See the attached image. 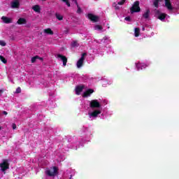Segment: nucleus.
Returning a JSON list of instances; mask_svg holds the SVG:
<instances>
[{
	"instance_id": "nucleus-17",
	"label": "nucleus",
	"mask_w": 179,
	"mask_h": 179,
	"mask_svg": "<svg viewBox=\"0 0 179 179\" xmlns=\"http://www.w3.org/2000/svg\"><path fill=\"white\" fill-rule=\"evenodd\" d=\"M43 33L45 34H49L50 36H52V34H54V31H52L50 28L44 29Z\"/></svg>"
},
{
	"instance_id": "nucleus-14",
	"label": "nucleus",
	"mask_w": 179,
	"mask_h": 179,
	"mask_svg": "<svg viewBox=\"0 0 179 179\" xmlns=\"http://www.w3.org/2000/svg\"><path fill=\"white\" fill-rule=\"evenodd\" d=\"M165 7L168 9V10H173L174 8L171 5V1L170 0H165Z\"/></svg>"
},
{
	"instance_id": "nucleus-21",
	"label": "nucleus",
	"mask_w": 179,
	"mask_h": 179,
	"mask_svg": "<svg viewBox=\"0 0 179 179\" xmlns=\"http://www.w3.org/2000/svg\"><path fill=\"white\" fill-rule=\"evenodd\" d=\"M55 17L57 19V20H64V15H61L59 13H56L55 14Z\"/></svg>"
},
{
	"instance_id": "nucleus-23",
	"label": "nucleus",
	"mask_w": 179,
	"mask_h": 179,
	"mask_svg": "<svg viewBox=\"0 0 179 179\" xmlns=\"http://www.w3.org/2000/svg\"><path fill=\"white\" fill-rule=\"evenodd\" d=\"M37 59H41V61H42L43 58H40V57H38V56H36V57L31 58V62L34 63V62H36V60H37Z\"/></svg>"
},
{
	"instance_id": "nucleus-29",
	"label": "nucleus",
	"mask_w": 179,
	"mask_h": 179,
	"mask_svg": "<svg viewBox=\"0 0 179 179\" xmlns=\"http://www.w3.org/2000/svg\"><path fill=\"white\" fill-rule=\"evenodd\" d=\"M0 45H1V47H5V45H6V42H5V41H0Z\"/></svg>"
},
{
	"instance_id": "nucleus-31",
	"label": "nucleus",
	"mask_w": 179,
	"mask_h": 179,
	"mask_svg": "<svg viewBox=\"0 0 179 179\" xmlns=\"http://www.w3.org/2000/svg\"><path fill=\"white\" fill-rule=\"evenodd\" d=\"M124 20H127V22H131V17H126Z\"/></svg>"
},
{
	"instance_id": "nucleus-19",
	"label": "nucleus",
	"mask_w": 179,
	"mask_h": 179,
	"mask_svg": "<svg viewBox=\"0 0 179 179\" xmlns=\"http://www.w3.org/2000/svg\"><path fill=\"white\" fill-rule=\"evenodd\" d=\"M94 29L96 30L97 31H103V27L100 24H96L94 27Z\"/></svg>"
},
{
	"instance_id": "nucleus-30",
	"label": "nucleus",
	"mask_w": 179,
	"mask_h": 179,
	"mask_svg": "<svg viewBox=\"0 0 179 179\" xmlns=\"http://www.w3.org/2000/svg\"><path fill=\"white\" fill-rule=\"evenodd\" d=\"M125 3V0H119L117 4L118 5H124Z\"/></svg>"
},
{
	"instance_id": "nucleus-39",
	"label": "nucleus",
	"mask_w": 179,
	"mask_h": 179,
	"mask_svg": "<svg viewBox=\"0 0 179 179\" xmlns=\"http://www.w3.org/2000/svg\"><path fill=\"white\" fill-rule=\"evenodd\" d=\"M70 179H71V178H70Z\"/></svg>"
},
{
	"instance_id": "nucleus-4",
	"label": "nucleus",
	"mask_w": 179,
	"mask_h": 179,
	"mask_svg": "<svg viewBox=\"0 0 179 179\" xmlns=\"http://www.w3.org/2000/svg\"><path fill=\"white\" fill-rule=\"evenodd\" d=\"M131 13L141 12V7H139V1H135L130 8Z\"/></svg>"
},
{
	"instance_id": "nucleus-6",
	"label": "nucleus",
	"mask_w": 179,
	"mask_h": 179,
	"mask_svg": "<svg viewBox=\"0 0 179 179\" xmlns=\"http://www.w3.org/2000/svg\"><path fill=\"white\" fill-rule=\"evenodd\" d=\"M0 168L1 171H3V173L4 171H6V170L9 169V162H8V160H3V162L0 164Z\"/></svg>"
},
{
	"instance_id": "nucleus-15",
	"label": "nucleus",
	"mask_w": 179,
	"mask_h": 179,
	"mask_svg": "<svg viewBox=\"0 0 179 179\" xmlns=\"http://www.w3.org/2000/svg\"><path fill=\"white\" fill-rule=\"evenodd\" d=\"M143 19L149 20L150 17V10L146 9L143 14Z\"/></svg>"
},
{
	"instance_id": "nucleus-35",
	"label": "nucleus",
	"mask_w": 179,
	"mask_h": 179,
	"mask_svg": "<svg viewBox=\"0 0 179 179\" xmlns=\"http://www.w3.org/2000/svg\"><path fill=\"white\" fill-rule=\"evenodd\" d=\"M2 93H3V90H0V96H2Z\"/></svg>"
},
{
	"instance_id": "nucleus-28",
	"label": "nucleus",
	"mask_w": 179,
	"mask_h": 179,
	"mask_svg": "<svg viewBox=\"0 0 179 179\" xmlns=\"http://www.w3.org/2000/svg\"><path fill=\"white\" fill-rule=\"evenodd\" d=\"M107 40H108V37L105 36L102 38V40L101 41V43H107Z\"/></svg>"
},
{
	"instance_id": "nucleus-2",
	"label": "nucleus",
	"mask_w": 179,
	"mask_h": 179,
	"mask_svg": "<svg viewBox=\"0 0 179 179\" xmlns=\"http://www.w3.org/2000/svg\"><path fill=\"white\" fill-rule=\"evenodd\" d=\"M150 65L149 62H136L135 63L136 69L137 71H142L143 69H146L148 66Z\"/></svg>"
},
{
	"instance_id": "nucleus-26",
	"label": "nucleus",
	"mask_w": 179,
	"mask_h": 179,
	"mask_svg": "<svg viewBox=\"0 0 179 179\" xmlns=\"http://www.w3.org/2000/svg\"><path fill=\"white\" fill-rule=\"evenodd\" d=\"M0 61H1L3 64H6L7 62L6 59H5L2 55H0Z\"/></svg>"
},
{
	"instance_id": "nucleus-22",
	"label": "nucleus",
	"mask_w": 179,
	"mask_h": 179,
	"mask_svg": "<svg viewBox=\"0 0 179 179\" xmlns=\"http://www.w3.org/2000/svg\"><path fill=\"white\" fill-rule=\"evenodd\" d=\"M162 2V0H154L153 3L155 8L159 7V3Z\"/></svg>"
},
{
	"instance_id": "nucleus-1",
	"label": "nucleus",
	"mask_w": 179,
	"mask_h": 179,
	"mask_svg": "<svg viewBox=\"0 0 179 179\" xmlns=\"http://www.w3.org/2000/svg\"><path fill=\"white\" fill-rule=\"evenodd\" d=\"M89 106L91 109L88 110V118L93 121L101 114V102L99 99H92L89 101Z\"/></svg>"
},
{
	"instance_id": "nucleus-5",
	"label": "nucleus",
	"mask_w": 179,
	"mask_h": 179,
	"mask_svg": "<svg viewBox=\"0 0 179 179\" xmlns=\"http://www.w3.org/2000/svg\"><path fill=\"white\" fill-rule=\"evenodd\" d=\"M46 174H48V176H50L51 177L57 176V174H58V168L53 166L52 168L48 169L46 171Z\"/></svg>"
},
{
	"instance_id": "nucleus-8",
	"label": "nucleus",
	"mask_w": 179,
	"mask_h": 179,
	"mask_svg": "<svg viewBox=\"0 0 179 179\" xmlns=\"http://www.w3.org/2000/svg\"><path fill=\"white\" fill-rule=\"evenodd\" d=\"M57 58L59 61H62L64 66H66V62H68V59L66 58V57L61 54H58L57 55Z\"/></svg>"
},
{
	"instance_id": "nucleus-13",
	"label": "nucleus",
	"mask_w": 179,
	"mask_h": 179,
	"mask_svg": "<svg viewBox=\"0 0 179 179\" xmlns=\"http://www.w3.org/2000/svg\"><path fill=\"white\" fill-rule=\"evenodd\" d=\"M1 20L3 23H6V24H9V23H12L13 20L10 17H6V16H2Z\"/></svg>"
},
{
	"instance_id": "nucleus-33",
	"label": "nucleus",
	"mask_w": 179,
	"mask_h": 179,
	"mask_svg": "<svg viewBox=\"0 0 179 179\" xmlns=\"http://www.w3.org/2000/svg\"><path fill=\"white\" fill-rule=\"evenodd\" d=\"M22 91V90H20V87L17 88L15 93H20V92Z\"/></svg>"
},
{
	"instance_id": "nucleus-36",
	"label": "nucleus",
	"mask_w": 179,
	"mask_h": 179,
	"mask_svg": "<svg viewBox=\"0 0 179 179\" xmlns=\"http://www.w3.org/2000/svg\"><path fill=\"white\" fill-rule=\"evenodd\" d=\"M3 114L4 115H8V112H6V111H3Z\"/></svg>"
},
{
	"instance_id": "nucleus-38",
	"label": "nucleus",
	"mask_w": 179,
	"mask_h": 179,
	"mask_svg": "<svg viewBox=\"0 0 179 179\" xmlns=\"http://www.w3.org/2000/svg\"><path fill=\"white\" fill-rule=\"evenodd\" d=\"M42 1H46V0H42Z\"/></svg>"
},
{
	"instance_id": "nucleus-11",
	"label": "nucleus",
	"mask_w": 179,
	"mask_h": 179,
	"mask_svg": "<svg viewBox=\"0 0 179 179\" xmlns=\"http://www.w3.org/2000/svg\"><path fill=\"white\" fill-rule=\"evenodd\" d=\"M93 93H94V90L88 89L85 92H83V97H86V98L90 97V96H92V94H93Z\"/></svg>"
},
{
	"instance_id": "nucleus-3",
	"label": "nucleus",
	"mask_w": 179,
	"mask_h": 179,
	"mask_svg": "<svg viewBox=\"0 0 179 179\" xmlns=\"http://www.w3.org/2000/svg\"><path fill=\"white\" fill-rule=\"evenodd\" d=\"M155 16H156V17H157V19L161 20V22H166V19H167V17H169V15H167V14H166L164 13H162L159 10H157L155 11Z\"/></svg>"
},
{
	"instance_id": "nucleus-10",
	"label": "nucleus",
	"mask_w": 179,
	"mask_h": 179,
	"mask_svg": "<svg viewBox=\"0 0 179 179\" xmlns=\"http://www.w3.org/2000/svg\"><path fill=\"white\" fill-rule=\"evenodd\" d=\"M31 9L32 10H34V12H35V13H37L38 15H40V13H41V6L38 4H35L32 6Z\"/></svg>"
},
{
	"instance_id": "nucleus-18",
	"label": "nucleus",
	"mask_w": 179,
	"mask_h": 179,
	"mask_svg": "<svg viewBox=\"0 0 179 179\" xmlns=\"http://www.w3.org/2000/svg\"><path fill=\"white\" fill-rule=\"evenodd\" d=\"M17 24H26L27 21L26 19L21 17L17 20Z\"/></svg>"
},
{
	"instance_id": "nucleus-37",
	"label": "nucleus",
	"mask_w": 179,
	"mask_h": 179,
	"mask_svg": "<svg viewBox=\"0 0 179 179\" xmlns=\"http://www.w3.org/2000/svg\"><path fill=\"white\" fill-rule=\"evenodd\" d=\"M1 129H2V127L0 126V131H1Z\"/></svg>"
},
{
	"instance_id": "nucleus-7",
	"label": "nucleus",
	"mask_w": 179,
	"mask_h": 179,
	"mask_svg": "<svg viewBox=\"0 0 179 179\" xmlns=\"http://www.w3.org/2000/svg\"><path fill=\"white\" fill-rule=\"evenodd\" d=\"M85 57H86V53H83L81 56V57L79 59V60L76 63V66L79 69L83 66V62L85 61Z\"/></svg>"
},
{
	"instance_id": "nucleus-25",
	"label": "nucleus",
	"mask_w": 179,
	"mask_h": 179,
	"mask_svg": "<svg viewBox=\"0 0 179 179\" xmlns=\"http://www.w3.org/2000/svg\"><path fill=\"white\" fill-rule=\"evenodd\" d=\"M76 3L77 5V13H82V8H80V6H79V5H78L77 2H76Z\"/></svg>"
},
{
	"instance_id": "nucleus-12",
	"label": "nucleus",
	"mask_w": 179,
	"mask_h": 179,
	"mask_svg": "<svg viewBox=\"0 0 179 179\" xmlns=\"http://www.w3.org/2000/svg\"><path fill=\"white\" fill-rule=\"evenodd\" d=\"M20 6V3L19 2V0H13L11 2V8L13 9H18V8Z\"/></svg>"
},
{
	"instance_id": "nucleus-20",
	"label": "nucleus",
	"mask_w": 179,
	"mask_h": 179,
	"mask_svg": "<svg viewBox=\"0 0 179 179\" xmlns=\"http://www.w3.org/2000/svg\"><path fill=\"white\" fill-rule=\"evenodd\" d=\"M140 34H141V29L139 28H135L134 29V36H135V37H139Z\"/></svg>"
},
{
	"instance_id": "nucleus-24",
	"label": "nucleus",
	"mask_w": 179,
	"mask_h": 179,
	"mask_svg": "<svg viewBox=\"0 0 179 179\" xmlns=\"http://www.w3.org/2000/svg\"><path fill=\"white\" fill-rule=\"evenodd\" d=\"M62 2H64L68 8H71V3L69 2V0H62Z\"/></svg>"
},
{
	"instance_id": "nucleus-9",
	"label": "nucleus",
	"mask_w": 179,
	"mask_h": 179,
	"mask_svg": "<svg viewBox=\"0 0 179 179\" xmlns=\"http://www.w3.org/2000/svg\"><path fill=\"white\" fill-rule=\"evenodd\" d=\"M87 17H88V19H90V20H91L92 22H94V23H96V22H99V20H100V17H99V16L95 15L92 13H89L87 15Z\"/></svg>"
},
{
	"instance_id": "nucleus-27",
	"label": "nucleus",
	"mask_w": 179,
	"mask_h": 179,
	"mask_svg": "<svg viewBox=\"0 0 179 179\" xmlns=\"http://www.w3.org/2000/svg\"><path fill=\"white\" fill-rule=\"evenodd\" d=\"M103 86H107V85H111V82L108 83L107 80H103L102 81Z\"/></svg>"
},
{
	"instance_id": "nucleus-32",
	"label": "nucleus",
	"mask_w": 179,
	"mask_h": 179,
	"mask_svg": "<svg viewBox=\"0 0 179 179\" xmlns=\"http://www.w3.org/2000/svg\"><path fill=\"white\" fill-rule=\"evenodd\" d=\"M72 45L73 47H76V45H78V42L76 41L73 42Z\"/></svg>"
},
{
	"instance_id": "nucleus-16",
	"label": "nucleus",
	"mask_w": 179,
	"mask_h": 179,
	"mask_svg": "<svg viewBox=\"0 0 179 179\" xmlns=\"http://www.w3.org/2000/svg\"><path fill=\"white\" fill-rule=\"evenodd\" d=\"M85 86L80 85L76 87V94H80L82 93Z\"/></svg>"
},
{
	"instance_id": "nucleus-34",
	"label": "nucleus",
	"mask_w": 179,
	"mask_h": 179,
	"mask_svg": "<svg viewBox=\"0 0 179 179\" xmlns=\"http://www.w3.org/2000/svg\"><path fill=\"white\" fill-rule=\"evenodd\" d=\"M12 128H13V129H16V124H13Z\"/></svg>"
}]
</instances>
